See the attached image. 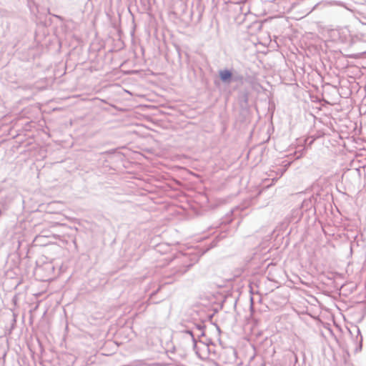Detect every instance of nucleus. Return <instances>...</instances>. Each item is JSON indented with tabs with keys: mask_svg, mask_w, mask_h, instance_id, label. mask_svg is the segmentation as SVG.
<instances>
[{
	"mask_svg": "<svg viewBox=\"0 0 366 366\" xmlns=\"http://www.w3.org/2000/svg\"><path fill=\"white\" fill-rule=\"evenodd\" d=\"M204 327H205V326H204V325H197V328L199 330L202 331V334H201V336H204V331H203V330H204Z\"/></svg>",
	"mask_w": 366,
	"mask_h": 366,
	"instance_id": "7ed1b4c3",
	"label": "nucleus"
},
{
	"mask_svg": "<svg viewBox=\"0 0 366 366\" xmlns=\"http://www.w3.org/2000/svg\"><path fill=\"white\" fill-rule=\"evenodd\" d=\"M44 237H49L48 235H43V234H40L39 235H37L35 238V241L36 242H39L41 240V239Z\"/></svg>",
	"mask_w": 366,
	"mask_h": 366,
	"instance_id": "39448f33",
	"label": "nucleus"
},
{
	"mask_svg": "<svg viewBox=\"0 0 366 366\" xmlns=\"http://www.w3.org/2000/svg\"><path fill=\"white\" fill-rule=\"evenodd\" d=\"M185 332L187 333V334H189L192 336V340H193L194 345H196V340H195V338L194 337L192 331H191L189 330H185Z\"/></svg>",
	"mask_w": 366,
	"mask_h": 366,
	"instance_id": "20e7f679",
	"label": "nucleus"
},
{
	"mask_svg": "<svg viewBox=\"0 0 366 366\" xmlns=\"http://www.w3.org/2000/svg\"><path fill=\"white\" fill-rule=\"evenodd\" d=\"M250 301H251V308L252 309L253 308V298L252 297H251Z\"/></svg>",
	"mask_w": 366,
	"mask_h": 366,
	"instance_id": "423d86ee",
	"label": "nucleus"
},
{
	"mask_svg": "<svg viewBox=\"0 0 366 366\" xmlns=\"http://www.w3.org/2000/svg\"><path fill=\"white\" fill-rule=\"evenodd\" d=\"M219 76L222 81L225 84H229L232 80V73L228 69L219 70Z\"/></svg>",
	"mask_w": 366,
	"mask_h": 366,
	"instance_id": "f257e3e1",
	"label": "nucleus"
},
{
	"mask_svg": "<svg viewBox=\"0 0 366 366\" xmlns=\"http://www.w3.org/2000/svg\"><path fill=\"white\" fill-rule=\"evenodd\" d=\"M192 266V264H189L187 265H182L178 268H176L174 269V274H175L177 277H180L184 273H186Z\"/></svg>",
	"mask_w": 366,
	"mask_h": 366,
	"instance_id": "f03ea898",
	"label": "nucleus"
}]
</instances>
